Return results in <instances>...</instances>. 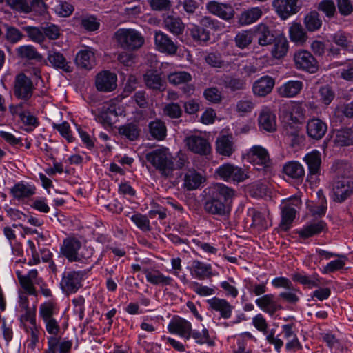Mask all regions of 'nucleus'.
<instances>
[{
    "mask_svg": "<svg viewBox=\"0 0 353 353\" xmlns=\"http://www.w3.org/2000/svg\"><path fill=\"white\" fill-rule=\"evenodd\" d=\"M216 150L222 155L230 156L234 151L232 138L230 136H221L216 140Z\"/></svg>",
    "mask_w": 353,
    "mask_h": 353,
    "instance_id": "c9c22d12",
    "label": "nucleus"
},
{
    "mask_svg": "<svg viewBox=\"0 0 353 353\" xmlns=\"http://www.w3.org/2000/svg\"><path fill=\"white\" fill-rule=\"evenodd\" d=\"M81 247L79 240L74 237H68L63 241L61 248V253L70 261L80 259L78 251Z\"/></svg>",
    "mask_w": 353,
    "mask_h": 353,
    "instance_id": "dca6fc26",
    "label": "nucleus"
},
{
    "mask_svg": "<svg viewBox=\"0 0 353 353\" xmlns=\"http://www.w3.org/2000/svg\"><path fill=\"white\" fill-rule=\"evenodd\" d=\"M34 90L33 83L23 73L18 74L14 81V94L20 99L28 100Z\"/></svg>",
    "mask_w": 353,
    "mask_h": 353,
    "instance_id": "0eeeda50",
    "label": "nucleus"
},
{
    "mask_svg": "<svg viewBox=\"0 0 353 353\" xmlns=\"http://www.w3.org/2000/svg\"><path fill=\"white\" fill-rule=\"evenodd\" d=\"M205 60L212 67L227 68L229 66V63L223 61L220 54L210 53L205 57Z\"/></svg>",
    "mask_w": 353,
    "mask_h": 353,
    "instance_id": "4d7b16f0",
    "label": "nucleus"
},
{
    "mask_svg": "<svg viewBox=\"0 0 353 353\" xmlns=\"http://www.w3.org/2000/svg\"><path fill=\"white\" fill-rule=\"evenodd\" d=\"M248 155L250 162L256 166L257 170H263L271 166L272 161L269 153L262 146H253L249 150Z\"/></svg>",
    "mask_w": 353,
    "mask_h": 353,
    "instance_id": "39448f33",
    "label": "nucleus"
},
{
    "mask_svg": "<svg viewBox=\"0 0 353 353\" xmlns=\"http://www.w3.org/2000/svg\"><path fill=\"white\" fill-rule=\"evenodd\" d=\"M114 39L121 48L128 50H137L145 42L144 37L141 34L131 28L119 29L114 33Z\"/></svg>",
    "mask_w": 353,
    "mask_h": 353,
    "instance_id": "7ed1b4c3",
    "label": "nucleus"
},
{
    "mask_svg": "<svg viewBox=\"0 0 353 353\" xmlns=\"http://www.w3.org/2000/svg\"><path fill=\"white\" fill-rule=\"evenodd\" d=\"M260 128L268 132H272L276 130V116L269 109L261 110L259 117Z\"/></svg>",
    "mask_w": 353,
    "mask_h": 353,
    "instance_id": "393cba45",
    "label": "nucleus"
},
{
    "mask_svg": "<svg viewBox=\"0 0 353 353\" xmlns=\"http://www.w3.org/2000/svg\"><path fill=\"white\" fill-rule=\"evenodd\" d=\"M334 143L339 146H347L353 144V132L350 128L337 130Z\"/></svg>",
    "mask_w": 353,
    "mask_h": 353,
    "instance_id": "a19ab883",
    "label": "nucleus"
},
{
    "mask_svg": "<svg viewBox=\"0 0 353 353\" xmlns=\"http://www.w3.org/2000/svg\"><path fill=\"white\" fill-rule=\"evenodd\" d=\"M303 88L300 81H289L278 89V93L281 97H293L298 94Z\"/></svg>",
    "mask_w": 353,
    "mask_h": 353,
    "instance_id": "c756f323",
    "label": "nucleus"
},
{
    "mask_svg": "<svg viewBox=\"0 0 353 353\" xmlns=\"http://www.w3.org/2000/svg\"><path fill=\"white\" fill-rule=\"evenodd\" d=\"M254 35L261 46L272 44L275 39L272 30L264 23H260L255 28Z\"/></svg>",
    "mask_w": 353,
    "mask_h": 353,
    "instance_id": "bb28decb",
    "label": "nucleus"
},
{
    "mask_svg": "<svg viewBox=\"0 0 353 353\" xmlns=\"http://www.w3.org/2000/svg\"><path fill=\"white\" fill-rule=\"evenodd\" d=\"M296 68L314 73L318 70V62L313 55L307 50H300L294 55Z\"/></svg>",
    "mask_w": 353,
    "mask_h": 353,
    "instance_id": "9b49d317",
    "label": "nucleus"
},
{
    "mask_svg": "<svg viewBox=\"0 0 353 353\" xmlns=\"http://www.w3.org/2000/svg\"><path fill=\"white\" fill-rule=\"evenodd\" d=\"M304 23L308 31L313 32L321 28L322 21L316 12H311L305 16Z\"/></svg>",
    "mask_w": 353,
    "mask_h": 353,
    "instance_id": "49530a36",
    "label": "nucleus"
},
{
    "mask_svg": "<svg viewBox=\"0 0 353 353\" xmlns=\"http://www.w3.org/2000/svg\"><path fill=\"white\" fill-rule=\"evenodd\" d=\"M199 25L204 29H210L214 31H220L223 28L219 21L214 19L209 16H204L201 18Z\"/></svg>",
    "mask_w": 353,
    "mask_h": 353,
    "instance_id": "864d4df0",
    "label": "nucleus"
},
{
    "mask_svg": "<svg viewBox=\"0 0 353 353\" xmlns=\"http://www.w3.org/2000/svg\"><path fill=\"white\" fill-rule=\"evenodd\" d=\"M296 212V210L294 207L290 206V205H283L282 220L280 223V227L283 230H287L288 229L289 225L295 218Z\"/></svg>",
    "mask_w": 353,
    "mask_h": 353,
    "instance_id": "c03bdc74",
    "label": "nucleus"
},
{
    "mask_svg": "<svg viewBox=\"0 0 353 353\" xmlns=\"http://www.w3.org/2000/svg\"><path fill=\"white\" fill-rule=\"evenodd\" d=\"M148 3L152 10L168 11L172 7L170 0H148Z\"/></svg>",
    "mask_w": 353,
    "mask_h": 353,
    "instance_id": "bf43d9fd",
    "label": "nucleus"
},
{
    "mask_svg": "<svg viewBox=\"0 0 353 353\" xmlns=\"http://www.w3.org/2000/svg\"><path fill=\"white\" fill-rule=\"evenodd\" d=\"M208 198L204 208L212 214L224 216L230 209L228 202L234 195V191L222 183H216L208 189Z\"/></svg>",
    "mask_w": 353,
    "mask_h": 353,
    "instance_id": "f257e3e1",
    "label": "nucleus"
},
{
    "mask_svg": "<svg viewBox=\"0 0 353 353\" xmlns=\"http://www.w3.org/2000/svg\"><path fill=\"white\" fill-rule=\"evenodd\" d=\"M335 115H345L347 117H353V102L338 105L335 109Z\"/></svg>",
    "mask_w": 353,
    "mask_h": 353,
    "instance_id": "774afa93",
    "label": "nucleus"
},
{
    "mask_svg": "<svg viewBox=\"0 0 353 353\" xmlns=\"http://www.w3.org/2000/svg\"><path fill=\"white\" fill-rule=\"evenodd\" d=\"M151 137L158 141L163 140L166 137L167 128L165 123L160 119H155L148 124Z\"/></svg>",
    "mask_w": 353,
    "mask_h": 353,
    "instance_id": "2f4dec72",
    "label": "nucleus"
},
{
    "mask_svg": "<svg viewBox=\"0 0 353 353\" xmlns=\"http://www.w3.org/2000/svg\"><path fill=\"white\" fill-rule=\"evenodd\" d=\"M353 191V181L350 176H338L333 185L334 201H344Z\"/></svg>",
    "mask_w": 353,
    "mask_h": 353,
    "instance_id": "20e7f679",
    "label": "nucleus"
},
{
    "mask_svg": "<svg viewBox=\"0 0 353 353\" xmlns=\"http://www.w3.org/2000/svg\"><path fill=\"white\" fill-rule=\"evenodd\" d=\"M119 134L128 139L133 141L139 137L141 129L139 125L134 123H129L121 125L118 129Z\"/></svg>",
    "mask_w": 353,
    "mask_h": 353,
    "instance_id": "473e14b6",
    "label": "nucleus"
},
{
    "mask_svg": "<svg viewBox=\"0 0 353 353\" xmlns=\"http://www.w3.org/2000/svg\"><path fill=\"white\" fill-rule=\"evenodd\" d=\"M216 83L229 89L232 92L243 90L245 88V81L240 78L233 77L229 75L221 77Z\"/></svg>",
    "mask_w": 353,
    "mask_h": 353,
    "instance_id": "cd10ccee",
    "label": "nucleus"
},
{
    "mask_svg": "<svg viewBox=\"0 0 353 353\" xmlns=\"http://www.w3.org/2000/svg\"><path fill=\"white\" fill-rule=\"evenodd\" d=\"M75 62L80 68L91 69L94 63V53L88 50H81L76 56Z\"/></svg>",
    "mask_w": 353,
    "mask_h": 353,
    "instance_id": "e433bc0d",
    "label": "nucleus"
},
{
    "mask_svg": "<svg viewBox=\"0 0 353 353\" xmlns=\"http://www.w3.org/2000/svg\"><path fill=\"white\" fill-rule=\"evenodd\" d=\"M146 159L165 178L173 176L175 170L174 158L166 148L155 149L146 154Z\"/></svg>",
    "mask_w": 353,
    "mask_h": 353,
    "instance_id": "f03ea898",
    "label": "nucleus"
},
{
    "mask_svg": "<svg viewBox=\"0 0 353 353\" xmlns=\"http://www.w3.org/2000/svg\"><path fill=\"white\" fill-rule=\"evenodd\" d=\"M190 270L191 275L199 280L209 279L212 276L211 265L198 260L192 261Z\"/></svg>",
    "mask_w": 353,
    "mask_h": 353,
    "instance_id": "5701e85b",
    "label": "nucleus"
},
{
    "mask_svg": "<svg viewBox=\"0 0 353 353\" xmlns=\"http://www.w3.org/2000/svg\"><path fill=\"white\" fill-rule=\"evenodd\" d=\"M327 125L319 119H312L307 124V133L308 136L314 139H321L327 132Z\"/></svg>",
    "mask_w": 353,
    "mask_h": 353,
    "instance_id": "412c9836",
    "label": "nucleus"
},
{
    "mask_svg": "<svg viewBox=\"0 0 353 353\" xmlns=\"http://www.w3.org/2000/svg\"><path fill=\"white\" fill-rule=\"evenodd\" d=\"M320 101L325 105H329L334 99L335 93L331 87L324 85L320 88L319 90Z\"/></svg>",
    "mask_w": 353,
    "mask_h": 353,
    "instance_id": "13d9d810",
    "label": "nucleus"
},
{
    "mask_svg": "<svg viewBox=\"0 0 353 353\" xmlns=\"http://www.w3.org/2000/svg\"><path fill=\"white\" fill-rule=\"evenodd\" d=\"M117 75L108 70H103L97 74L95 85L97 90L103 92H109L117 88Z\"/></svg>",
    "mask_w": 353,
    "mask_h": 353,
    "instance_id": "9d476101",
    "label": "nucleus"
},
{
    "mask_svg": "<svg viewBox=\"0 0 353 353\" xmlns=\"http://www.w3.org/2000/svg\"><path fill=\"white\" fill-rule=\"evenodd\" d=\"M325 226V223L322 221H319L303 227L298 231V234L303 239H307L320 233Z\"/></svg>",
    "mask_w": 353,
    "mask_h": 353,
    "instance_id": "58836bf2",
    "label": "nucleus"
},
{
    "mask_svg": "<svg viewBox=\"0 0 353 353\" xmlns=\"http://www.w3.org/2000/svg\"><path fill=\"white\" fill-rule=\"evenodd\" d=\"M303 160L307 165L310 175L319 173L321 164V155L319 151L314 150L307 154L303 158Z\"/></svg>",
    "mask_w": 353,
    "mask_h": 353,
    "instance_id": "7c9ffc66",
    "label": "nucleus"
},
{
    "mask_svg": "<svg viewBox=\"0 0 353 353\" xmlns=\"http://www.w3.org/2000/svg\"><path fill=\"white\" fill-rule=\"evenodd\" d=\"M48 60L54 68L61 69L68 73L71 72L73 70L70 63L59 52L50 50L48 53Z\"/></svg>",
    "mask_w": 353,
    "mask_h": 353,
    "instance_id": "aec40b11",
    "label": "nucleus"
},
{
    "mask_svg": "<svg viewBox=\"0 0 353 353\" xmlns=\"http://www.w3.org/2000/svg\"><path fill=\"white\" fill-rule=\"evenodd\" d=\"M55 12L61 17H69L74 11V7L66 1H59L54 8Z\"/></svg>",
    "mask_w": 353,
    "mask_h": 353,
    "instance_id": "0e129e2a",
    "label": "nucleus"
},
{
    "mask_svg": "<svg viewBox=\"0 0 353 353\" xmlns=\"http://www.w3.org/2000/svg\"><path fill=\"white\" fill-rule=\"evenodd\" d=\"M190 34L195 41L207 42L210 39L209 30L204 29L200 25H193L190 28Z\"/></svg>",
    "mask_w": 353,
    "mask_h": 353,
    "instance_id": "a18cd8bd",
    "label": "nucleus"
},
{
    "mask_svg": "<svg viewBox=\"0 0 353 353\" xmlns=\"http://www.w3.org/2000/svg\"><path fill=\"white\" fill-rule=\"evenodd\" d=\"M18 55L21 58L28 59L41 60L42 57L35 48L31 46H21L17 49Z\"/></svg>",
    "mask_w": 353,
    "mask_h": 353,
    "instance_id": "09e8293b",
    "label": "nucleus"
},
{
    "mask_svg": "<svg viewBox=\"0 0 353 353\" xmlns=\"http://www.w3.org/2000/svg\"><path fill=\"white\" fill-rule=\"evenodd\" d=\"M23 30L28 34L29 38L34 42L41 43L44 41V34L43 28H41L33 26H26Z\"/></svg>",
    "mask_w": 353,
    "mask_h": 353,
    "instance_id": "6e6d98bb",
    "label": "nucleus"
},
{
    "mask_svg": "<svg viewBox=\"0 0 353 353\" xmlns=\"http://www.w3.org/2000/svg\"><path fill=\"white\" fill-rule=\"evenodd\" d=\"M255 302L261 310L270 315L282 309V306L274 301V295L270 294L257 299Z\"/></svg>",
    "mask_w": 353,
    "mask_h": 353,
    "instance_id": "a878e982",
    "label": "nucleus"
},
{
    "mask_svg": "<svg viewBox=\"0 0 353 353\" xmlns=\"http://www.w3.org/2000/svg\"><path fill=\"white\" fill-rule=\"evenodd\" d=\"M55 305L51 302H47L41 305L40 307V315L43 321L54 319L52 316L54 314Z\"/></svg>",
    "mask_w": 353,
    "mask_h": 353,
    "instance_id": "69168bd1",
    "label": "nucleus"
},
{
    "mask_svg": "<svg viewBox=\"0 0 353 353\" xmlns=\"http://www.w3.org/2000/svg\"><path fill=\"white\" fill-rule=\"evenodd\" d=\"M262 10L259 7H252L243 11L238 17L241 26H246L256 22L262 16Z\"/></svg>",
    "mask_w": 353,
    "mask_h": 353,
    "instance_id": "c85d7f7f",
    "label": "nucleus"
},
{
    "mask_svg": "<svg viewBox=\"0 0 353 353\" xmlns=\"http://www.w3.org/2000/svg\"><path fill=\"white\" fill-rule=\"evenodd\" d=\"M253 35L250 30H242L234 38L236 46L241 49L248 47L252 41Z\"/></svg>",
    "mask_w": 353,
    "mask_h": 353,
    "instance_id": "de8ad7c7",
    "label": "nucleus"
},
{
    "mask_svg": "<svg viewBox=\"0 0 353 353\" xmlns=\"http://www.w3.org/2000/svg\"><path fill=\"white\" fill-rule=\"evenodd\" d=\"M13 9L23 13H29L32 10H43L45 4L42 0H6Z\"/></svg>",
    "mask_w": 353,
    "mask_h": 353,
    "instance_id": "4468645a",
    "label": "nucleus"
},
{
    "mask_svg": "<svg viewBox=\"0 0 353 353\" xmlns=\"http://www.w3.org/2000/svg\"><path fill=\"white\" fill-rule=\"evenodd\" d=\"M216 173L224 181L232 179L234 181L241 182L248 177L243 169L230 163H225L220 166L216 170Z\"/></svg>",
    "mask_w": 353,
    "mask_h": 353,
    "instance_id": "1a4fd4ad",
    "label": "nucleus"
},
{
    "mask_svg": "<svg viewBox=\"0 0 353 353\" xmlns=\"http://www.w3.org/2000/svg\"><path fill=\"white\" fill-rule=\"evenodd\" d=\"M143 80L147 88L157 91L165 89V82L161 75L154 70H148L143 75Z\"/></svg>",
    "mask_w": 353,
    "mask_h": 353,
    "instance_id": "b1692460",
    "label": "nucleus"
},
{
    "mask_svg": "<svg viewBox=\"0 0 353 353\" xmlns=\"http://www.w3.org/2000/svg\"><path fill=\"white\" fill-rule=\"evenodd\" d=\"M154 43L157 48L168 54L176 53L178 47L170 37L162 31H156L154 33Z\"/></svg>",
    "mask_w": 353,
    "mask_h": 353,
    "instance_id": "2eb2a0df",
    "label": "nucleus"
},
{
    "mask_svg": "<svg viewBox=\"0 0 353 353\" xmlns=\"http://www.w3.org/2000/svg\"><path fill=\"white\" fill-rule=\"evenodd\" d=\"M184 142L188 149L194 154L207 155L211 151L208 140L203 136L190 135L185 137Z\"/></svg>",
    "mask_w": 353,
    "mask_h": 353,
    "instance_id": "423d86ee",
    "label": "nucleus"
},
{
    "mask_svg": "<svg viewBox=\"0 0 353 353\" xmlns=\"http://www.w3.org/2000/svg\"><path fill=\"white\" fill-rule=\"evenodd\" d=\"M163 113L171 119H178L182 115V109L177 103H170L163 106Z\"/></svg>",
    "mask_w": 353,
    "mask_h": 353,
    "instance_id": "3c124183",
    "label": "nucleus"
},
{
    "mask_svg": "<svg viewBox=\"0 0 353 353\" xmlns=\"http://www.w3.org/2000/svg\"><path fill=\"white\" fill-rule=\"evenodd\" d=\"M274 46L272 50V54L276 59L283 57L288 50V42L283 37H279L274 39L273 41Z\"/></svg>",
    "mask_w": 353,
    "mask_h": 353,
    "instance_id": "79ce46f5",
    "label": "nucleus"
},
{
    "mask_svg": "<svg viewBox=\"0 0 353 353\" xmlns=\"http://www.w3.org/2000/svg\"><path fill=\"white\" fill-rule=\"evenodd\" d=\"M283 172L292 179L303 180L305 176V170L301 164L296 161L286 163L283 168Z\"/></svg>",
    "mask_w": 353,
    "mask_h": 353,
    "instance_id": "72a5a7b5",
    "label": "nucleus"
},
{
    "mask_svg": "<svg viewBox=\"0 0 353 353\" xmlns=\"http://www.w3.org/2000/svg\"><path fill=\"white\" fill-rule=\"evenodd\" d=\"M289 32L291 41L299 45H303L307 39V33L300 23H292Z\"/></svg>",
    "mask_w": 353,
    "mask_h": 353,
    "instance_id": "4c0bfd02",
    "label": "nucleus"
},
{
    "mask_svg": "<svg viewBox=\"0 0 353 353\" xmlns=\"http://www.w3.org/2000/svg\"><path fill=\"white\" fill-rule=\"evenodd\" d=\"M168 330L171 333L179 334L187 340L191 337L192 325L183 318H174L168 325Z\"/></svg>",
    "mask_w": 353,
    "mask_h": 353,
    "instance_id": "f3484780",
    "label": "nucleus"
},
{
    "mask_svg": "<svg viewBox=\"0 0 353 353\" xmlns=\"http://www.w3.org/2000/svg\"><path fill=\"white\" fill-rule=\"evenodd\" d=\"M294 279L301 284L307 285L309 288L318 287L320 285V280L315 276H307L296 274L294 275Z\"/></svg>",
    "mask_w": 353,
    "mask_h": 353,
    "instance_id": "680f3d73",
    "label": "nucleus"
},
{
    "mask_svg": "<svg viewBox=\"0 0 353 353\" xmlns=\"http://www.w3.org/2000/svg\"><path fill=\"white\" fill-rule=\"evenodd\" d=\"M203 96L207 101L213 103H220L223 99L221 92L216 87L205 89Z\"/></svg>",
    "mask_w": 353,
    "mask_h": 353,
    "instance_id": "5fc2aeb1",
    "label": "nucleus"
},
{
    "mask_svg": "<svg viewBox=\"0 0 353 353\" xmlns=\"http://www.w3.org/2000/svg\"><path fill=\"white\" fill-rule=\"evenodd\" d=\"M13 196L16 198L28 197L32 195L34 192V189L30 185L23 183L16 184L11 190Z\"/></svg>",
    "mask_w": 353,
    "mask_h": 353,
    "instance_id": "8fccbe9b",
    "label": "nucleus"
},
{
    "mask_svg": "<svg viewBox=\"0 0 353 353\" xmlns=\"http://www.w3.org/2000/svg\"><path fill=\"white\" fill-rule=\"evenodd\" d=\"M252 219V225L258 227L259 229H265L268 227L267 221L264 216L254 209L250 211Z\"/></svg>",
    "mask_w": 353,
    "mask_h": 353,
    "instance_id": "e2e57ef3",
    "label": "nucleus"
},
{
    "mask_svg": "<svg viewBox=\"0 0 353 353\" xmlns=\"http://www.w3.org/2000/svg\"><path fill=\"white\" fill-rule=\"evenodd\" d=\"M163 26L175 36H179L184 32L185 25L181 18L174 14H166L163 16Z\"/></svg>",
    "mask_w": 353,
    "mask_h": 353,
    "instance_id": "a211bd4d",
    "label": "nucleus"
},
{
    "mask_svg": "<svg viewBox=\"0 0 353 353\" xmlns=\"http://www.w3.org/2000/svg\"><path fill=\"white\" fill-rule=\"evenodd\" d=\"M210 307L218 312L223 319H229L232 315V306L225 299L213 297L207 300Z\"/></svg>",
    "mask_w": 353,
    "mask_h": 353,
    "instance_id": "4be33fe9",
    "label": "nucleus"
},
{
    "mask_svg": "<svg viewBox=\"0 0 353 353\" xmlns=\"http://www.w3.org/2000/svg\"><path fill=\"white\" fill-rule=\"evenodd\" d=\"M199 3L196 0H179L177 3L179 8L183 10L188 14H193L199 8Z\"/></svg>",
    "mask_w": 353,
    "mask_h": 353,
    "instance_id": "052dcab7",
    "label": "nucleus"
},
{
    "mask_svg": "<svg viewBox=\"0 0 353 353\" xmlns=\"http://www.w3.org/2000/svg\"><path fill=\"white\" fill-rule=\"evenodd\" d=\"M130 219L142 230H150V221L146 216L138 213L132 215Z\"/></svg>",
    "mask_w": 353,
    "mask_h": 353,
    "instance_id": "338daca9",
    "label": "nucleus"
},
{
    "mask_svg": "<svg viewBox=\"0 0 353 353\" xmlns=\"http://www.w3.org/2000/svg\"><path fill=\"white\" fill-rule=\"evenodd\" d=\"M81 280L82 276L80 272H65L60 283L61 288L67 294L74 293L81 288Z\"/></svg>",
    "mask_w": 353,
    "mask_h": 353,
    "instance_id": "f8f14e48",
    "label": "nucleus"
},
{
    "mask_svg": "<svg viewBox=\"0 0 353 353\" xmlns=\"http://www.w3.org/2000/svg\"><path fill=\"white\" fill-rule=\"evenodd\" d=\"M192 75L186 71H177L170 73L168 75V82L174 85H179L190 82Z\"/></svg>",
    "mask_w": 353,
    "mask_h": 353,
    "instance_id": "37998d69",
    "label": "nucleus"
},
{
    "mask_svg": "<svg viewBox=\"0 0 353 353\" xmlns=\"http://www.w3.org/2000/svg\"><path fill=\"white\" fill-rule=\"evenodd\" d=\"M332 41L345 50H353L352 43L347 39L345 33L338 32L333 34Z\"/></svg>",
    "mask_w": 353,
    "mask_h": 353,
    "instance_id": "603ef678",
    "label": "nucleus"
},
{
    "mask_svg": "<svg viewBox=\"0 0 353 353\" xmlns=\"http://www.w3.org/2000/svg\"><path fill=\"white\" fill-rule=\"evenodd\" d=\"M203 178L201 174L195 170H189L184 177V185L188 190L198 188L202 183Z\"/></svg>",
    "mask_w": 353,
    "mask_h": 353,
    "instance_id": "ea45409f",
    "label": "nucleus"
},
{
    "mask_svg": "<svg viewBox=\"0 0 353 353\" xmlns=\"http://www.w3.org/2000/svg\"><path fill=\"white\" fill-rule=\"evenodd\" d=\"M275 85V80L270 76H263L254 81L252 85V91L254 95L265 97L270 94Z\"/></svg>",
    "mask_w": 353,
    "mask_h": 353,
    "instance_id": "6ab92c4d",
    "label": "nucleus"
},
{
    "mask_svg": "<svg viewBox=\"0 0 353 353\" xmlns=\"http://www.w3.org/2000/svg\"><path fill=\"white\" fill-rule=\"evenodd\" d=\"M144 273L147 281L154 285H170L172 281L171 277L163 275L158 270H145Z\"/></svg>",
    "mask_w": 353,
    "mask_h": 353,
    "instance_id": "f704fd0d",
    "label": "nucleus"
},
{
    "mask_svg": "<svg viewBox=\"0 0 353 353\" xmlns=\"http://www.w3.org/2000/svg\"><path fill=\"white\" fill-rule=\"evenodd\" d=\"M272 6L276 14L283 20L297 13L301 8L299 0H273Z\"/></svg>",
    "mask_w": 353,
    "mask_h": 353,
    "instance_id": "6e6552de",
    "label": "nucleus"
},
{
    "mask_svg": "<svg viewBox=\"0 0 353 353\" xmlns=\"http://www.w3.org/2000/svg\"><path fill=\"white\" fill-rule=\"evenodd\" d=\"M206 9L210 13L225 21L232 19L234 16V10L232 6L216 1H209L206 4Z\"/></svg>",
    "mask_w": 353,
    "mask_h": 353,
    "instance_id": "ddd939ff",
    "label": "nucleus"
}]
</instances>
